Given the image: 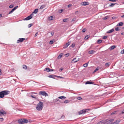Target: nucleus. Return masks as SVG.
<instances>
[{"mask_svg": "<svg viewBox=\"0 0 124 124\" xmlns=\"http://www.w3.org/2000/svg\"><path fill=\"white\" fill-rule=\"evenodd\" d=\"M43 107V102L40 101L39 103L37 105L36 108L37 110L38 111H41Z\"/></svg>", "mask_w": 124, "mask_h": 124, "instance_id": "1", "label": "nucleus"}, {"mask_svg": "<svg viewBox=\"0 0 124 124\" xmlns=\"http://www.w3.org/2000/svg\"><path fill=\"white\" fill-rule=\"evenodd\" d=\"M28 120L25 119H20L18 120V123L20 124L26 123H28Z\"/></svg>", "mask_w": 124, "mask_h": 124, "instance_id": "2", "label": "nucleus"}, {"mask_svg": "<svg viewBox=\"0 0 124 124\" xmlns=\"http://www.w3.org/2000/svg\"><path fill=\"white\" fill-rule=\"evenodd\" d=\"M39 95H42L45 96H48L47 93H46L45 91H42L39 92Z\"/></svg>", "mask_w": 124, "mask_h": 124, "instance_id": "3", "label": "nucleus"}, {"mask_svg": "<svg viewBox=\"0 0 124 124\" xmlns=\"http://www.w3.org/2000/svg\"><path fill=\"white\" fill-rule=\"evenodd\" d=\"M33 16V14L32 13L30 16H28L24 19V20H28L31 19Z\"/></svg>", "mask_w": 124, "mask_h": 124, "instance_id": "4", "label": "nucleus"}, {"mask_svg": "<svg viewBox=\"0 0 124 124\" xmlns=\"http://www.w3.org/2000/svg\"><path fill=\"white\" fill-rule=\"evenodd\" d=\"M80 4L82 6H85L88 5L89 3L87 2H81Z\"/></svg>", "mask_w": 124, "mask_h": 124, "instance_id": "5", "label": "nucleus"}, {"mask_svg": "<svg viewBox=\"0 0 124 124\" xmlns=\"http://www.w3.org/2000/svg\"><path fill=\"white\" fill-rule=\"evenodd\" d=\"M25 39V38H19V39H18L17 40V43H19V42H23Z\"/></svg>", "mask_w": 124, "mask_h": 124, "instance_id": "6", "label": "nucleus"}, {"mask_svg": "<svg viewBox=\"0 0 124 124\" xmlns=\"http://www.w3.org/2000/svg\"><path fill=\"white\" fill-rule=\"evenodd\" d=\"M2 92H3L4 95H7L9 94L10 93L9 91L5 90L2 91Z\"/></svg>", "mask_w": 124, "mask_h": 124, "instance_id": "7", "label": "nucleus"}, {"mask_svg": "<svg viewBox=\"0 0 124 124\" xmlns=\"http://www.w3.org/2000/svg\"><path fill=\"white\" fill-rule=\"evenodd\" d=\"M79 60V59H77L76 58H74L71 61V62L73 63H74L76 62H77Z\"/></svg>", "mask_w": 124, "mask_h": 124, "instance_id": "8", "label": "nucleus"}, {"mask_svg": "<svg viewBox=\"0 0 124 124\" xmlns=\"http://www.w3.org/2000/svg\"><path fill=\"white\" fill-rule=\"evenodd\" d=\"M85 109H83L81 111H80L78 112V113L79 115H81L82 114H84L85 113Z\"/></svg>", "mask_w": 124, "mask_h": 124, "instance_id": "9", "label": "nucleus"}, {"mask_svg": "<svg viewBox=\"0 0 124 124\" xmlns=\"http://www.w3.org/2000/svg\"><path fill=\"white\" fill-rule=\"evenodd\" d=\"M70 42H68L66 44L65 46L64 47V48H67L68 46H69V45L70 44Z\"/></svg>", "mask_w": 124, "mask_h": 124, "instance_id": "10", "label": "nucleus"}, {"mask_svg": "<svg viewBox=\"0 0 124 124\" xmlns=\"http://www.w3.org/2000/svg\"><path fill=\"white\" fill-rule=\"evenodd\" d=\"M4 95L2 91L0 92V98H3L4 97Z\"/></svg>", "mask_w": 124, "mask_h": 124, "instance_id": "11", "label": "nucleus"}, {"mask_svg": "<svg viewBox=\"0 0 124 124\" xmlns=\"http://www.w3.org/2000/svg\"><path fill=\"white\" fill-rule=\"evenodd\" d=\"M123 23L122 22H120L118 23L116 25L117 26H122L123 25Z\"/></svg>", "mask_w": 124, "mask_h": 124, "instance_id": "12", "label": "nucleus"}, {"mask_svg": "<svg viewBox=\"0 0 124 124\" xmlns=\"http://www.w3.org/2000/svg\"><path fill=\"white\" fill-rule=\"evenodd\" d=\"M94 83L92 82H90L89 81H86L85 83V84H93Z\"/></svg>", "mask_w": 124, "mask_h": 124, "instance_id": "13", "label": "nucleus"}, {"mask_svg": "<svg viewBox=\"0 0 124 124\" xmlns=\"http://www.w3.org/2000/svg\"><path fill=\"white\" fill-rule=\"evenodd\" d=\"M51 69L48 68H46L44 70L45 71H46L47 72H49L51 71Z\"/></svg>", "mask_w": 124, "mask_h": 124, "instance_id": "14", "label": "nucleus"}, {"mask_svg": "<svg viewBox=\"0 0 124 124\" xmlns=\"http://www.w3.org/2000/svg\"><path fill=\"white\" fill-rule=\"evenodd\" d=\"M58 98L62 100H64L66 98V97L64 96H62L59 97Z\"/></svg>", "mask_w": 124, "mask_h": 124, "instance_id": "15", "label": "nucleus"}, {"mask_svg": "<svg viewBox=\"0 0 124 124\" xmlns=\"http://www.w3.org/2000/svg\"><path fill=\"white\" fill-rule=\"evenodd\" d=\"M120 121V120H117L115 121L114 122H113L114 124H118Z\"/></svg>", "mask_w": 124, "mask_h": 124, "instance_id": "16", "label": "nucleus"}, {"mask_svg": "<svg viewBox=\"0 0 124 124\" xmlns=\"http://www.w3.org/2000/svg\"><path fill=\"white\" fill-rule=\"evenodd\" d=\"M46 5H42L40 8V9H43L46 7Z\"/></svg>", "mask_w": 124, "mask_h": 124, "instance_id": "17", "label": "nucleus"}, {"mask_svg": "<svg viewBox=\"0 0 124 124\" xmlns=\"http://www.w3.org/2000/svg\"><path fill=\"white\" fill-rule=\"evenodd\" d=\"M114 31V30L113 29H112L111 30L108 31L107 32V33H110L113 32Z\"/></svg>", "mask_w": 124, "mask_h": 124, "instance_id": "18", "label": "nucleus"}, {"mask_svg": "<svg viewBox=\"0 0 124 124\" xmlns=\"http://www.w3.org/2000/svg\"><path fill=\"white\" fill-rule=\"evenodd\" d=\"M116 3H111L109 5V7H113L116 4Z\"/></svg>", "mask_w": 124, "mask_h": 124, "instance_id": "19", "label": "nucleus"}, {"mask_svg": "<svg viewBox=\"0 0 124 124\" xmlns=\"http://www.w3.org/2000/svg\"><path fill=\"white\" fill-rule=\"evenodd\" d=\"M63 55V54L61 53L59 55L58 57V58L59 59H60L61 58L62 56Z\"/></svg>", "mask_w": 124, "mask_h": 124, "instance_id": "20", "label": "nucleus"}, {"mask_svg": "<svg viewBox=\"0 0 124 124\" xmlns=\"http://www.w3.org/2000/svg\"><path fill=\"white\" fill-rule=\"evenodd\" d=\"M38 9H35L33 12L32 13L33 14V13H35V14H36L38 12Z\"/></svg>", "mask_w": 124, "mask_h": 124, "instance_id": "21", "label": "nucleus"}, {"mask_svg": "<svg viewBox=\"0 0 124 124\" xmlns=\"http://www.w3.org/2000/svg\"><path fill=\"white\" fill-rule=\"evenodd\" d=\"M64 9H61L59 10L58 11V12L59 13H61L64 10Z\"/></svg>", "mask_w": 124, "mask_h": 124, "instance_id": "22", "label": "nucleus"}, {"mask_svg": "<svg viewBox=\"0 0 124 124\" xmlns=\"http://www.w3.org/2000/svg\"><path fill=\"white\" fill-rule=\"evenodd\" d=\"M53 101L54 102L56 103V104H58V102L57 101V99L54 100H53Z\"/></svg>", "mask_w": 124, "mask_h": 124, "instance_id": "23", "label": "nucleus"}, {"mask_svg": "<svg viewBox=\"0 0 124 124\" xmlns=\"http://www.w3.org/2000/svg\"><path fill=\"white\" fill-rule=\"evenodd\" d=\"M94 51L93 50L90 51L88 52V53L89 54H93L94 53Z\"/></svg>", "mask_w": 124, "mask_h": 124, "instance_id": "24", "label": "nucleus"}, {"mask_svg": "<svg viewBox=\"0 0 124 124\" xmlns=\"http://www.w3.org/2000/svg\"><path fill=\"white\" fill-rule=\"evenodd\" d=\"M110 64L109 62H107L105 64V66L106 67H108Z\"/></svg>", "mask_w": 124, "mask_h": 124, "instance_id": "25", "label": "nucleus"}, {"mask_svg": "<svg viewBox=\"0 0 124 124\" xmlns=\"http://www.w3.org/2000/svg\"><path fill=\"white\" fill-rule=\"evenodd\" d=\"M102 42V40H101L99 39L97 41V43H100Z\"/></svg>", "mask_w": 124, "mask_h": 124, "instance_id": "26", "label": "nucleus"}, {"mask_svg": "<svg viewBox=\"0 0 124 124\" xmlns=\"http://www.w3.org/2000/svg\"><path fill=\"white\" fill-rule=\"evenodd\" d=\"M55 77V75L53 76L52 75H50L48 76V77L50 78H54V77Z\"/></svg>", "mask_w": 124, "mask_h": 124, "instance_id": "27", "label": "nucleus"}, {"mask_svg": "<svg viewBox=\"0 0 124 124\" xmlns=\"http://www.w3.org/2000/svg\"><path fill=\"white\" fill-rule=\"evenodd\" d=\"M27 66L25 65H23V68L24 69H27Z\"/></svg>", "mask_w": 124, "mask_h": 124, "instance_id": "28", "label": "nucleus"}, {"mask_svg": "<svg viewBox=\"0 0 124 124\" xmlns=\"http://www.w3.org/2000/svg\"><path fill=\"white\" fill-rule=\"evenodd\" d=\"M88 63L84 64L83 65V66L85 67H87L88 66Z\"/></svg>", "mask_w": 124, "mask_h": 124, "instance_id": "29", "label": "nucleus"}, {"mask_svg": "<svg viewBox=\"0 0 124 124\" xmlns=\"http://www.w3.org/2000/svg\"><path fill=\"white\" fill-rule=\"evenodd\" d=\"M111 123L109 121H107L104 124H110Z\"/></svg>", "mask_w": 124, "mask_h": 124, "instance_id": "30", "label": "nucleus"}, {"mask_svg": "<svg viewBox=\"0 0 124 124\" xmlns=\"http://www.w3.org/2000/svg\"><path fill=\"white\" fill-rule=\"evenodd\" d=\"M116 47V46H112L110 47V48L112 50L115 48Z\"/></svg>", "mask_w": 124, "mask_h": 124, "instance_id": "31", "label": "nucleus"}, {"mask_svg": "<svg viewBox=\"0 0 124 124\" xmlns=\"http://www.w3.org/2000/svg\"><path fill=\"white\" fill-rule=\"evenodd\" d=\"M69 102H70V101H69L68 100H66L65 101H64V103H69Z\"/></svg>", "mask_w": 124, "mask_h": 124, "instance_id": "32", "label": "nucleus"}, {"mask_svg": "<svg viewBox=\"0 0 124 124\" xmlns=\"http://www.w3.org/2000/svg\"><path fill=\"white\" fill-rule=\"evenodd\" d=\"M99 69V67H98L97 68H96L93 71V73H94L97 71Z\"/></svg>", "mask_w": 124, "mask_h": 124, "instance_id": "33", "label": "nucleus"}, {"mask_svg": "<svg viewBox=\"0 0 124 124\" xmlns=\"http://www.w3.org/2000/svg\"><path fill=\"white\" fill-rule=\"evenodd\" d=\"M68 19L66 18V19H64L63 20V22H67V21H68Z\"/></svg>", "mask_w": 124, "mask_h": 124, "instance_id": "34", "label": "nucleus"}, {"mask_svg": "<svg viewBox=\"0 0 124 124\" xmlns=\"http://www.w3.org/2000/svg\"><path fill=\"white\" fill-rule=\"evenodd\" d=\"M55 77H57V78H64V77H61V76H57L55 75Z\"/></svg>", "mask_w": 124, "mask_h": 124, "instance_id": "35", "label": "nucleus"}, {"mask_svg": "<svg viewBox=\"0 0 124 124\" xmlns=\"http://www.w3.org/2000/svg\"><path fill=\"white\" fill-rule=\"evenodd\" d=\"M33 25L32 23L28 25V27L29 28H30Z\"/></svg>", "mask_w": 124, "mask_h": 124, "instance_id": "36", "label": "nucleus"}, {"mask_svg": "<svg viewBox=\"0 0 124 124\" xmlns=\"http://www.w3.org/2000/svg\"><path fill=\"white\" fill-rule=\"evenodd\" d=\"M1 112L2 113H1V115H3L4 114H6V112L5 111Z\"/></svg>", "mask_w": 124, "mask_h": 124, "instance_id": "37", "label": "nucleus"}, {"mask_svg": "<svg viewBox=\"0 0 124 124\" xmlns=\"http://www.w3.org/2000/svg\"><path fill=\"white\" fill-rule=\"evenodd\" d=\"M14 6L13 5L11 4L9 6V8H12Z\"/></svg>", "mask_w": 124, "mask_h": 124, "instance_id": "38", "label": "nucleus"}, {"mask_svg": "<svg viewBox=\"0 0 124 124\" xmlns=\"http://www.w3.org/2000/svg\"><path fill=\"white\" fill-rule=\"evenodd\" d=\"M54 42L53 41V40H51L49 42V43L50 44H52Z\"/></svg>", "mask_w": 124, "mask_h": 124, "instance_id": "39", "label": "nucleus"}, {"mask_svg": "<svg viewBox=\"0 0 124 124\" xmlns=\"http://www.w3.org/2000/svg\"><path fill=\"white\" fill-rule=\"evenodd\" d=\"M57 101L58 102V104L61 103V100H60L59 99H57Z\"/></svg>", "mask_w": 124, "mask_h": 124, "instance_id": "40", "label": "nucleus"}, {"mask_svg": "<svg viewBox=\"0 0 124 124\" xmlns=\"http://www.w3.org/2000/svg\"><path fill=\"white\" fill-rule=\"evenodd\" d=\"M115 30L116 31H119L120 30V29H119L118 27H117L115 28Z\"/></svg>", "mask_w": 124, "mask_h": 124, "instance_id": "41", "label": "nucleus"}, {"mask_svg": "<svg viewBox=\"0 0 124 124\" xmlns=\"http://www.w3.org/2000/svg\"><path fill=\"white\" fill-rule=\"evenodd\" d=\"M116 113V111H115L114 112L112 113H111V115H113V114H115V113Z\"/></svg>", "mask_w": 124, "mask_h": 124, "instance_id": "42", "label": "nucleus"}, {"mask_svg": "<svg viewBox=\"0 0 124 124\" xmlns=\"http://www.w3.org/2000/svg\"><path fill=\"white\" fill-rule=\"evenodd\" d=\"M75 46V44L74 43H73L71 45V47H74Z\"/></svg>", "mask_w": 124, "mask_h": 124, "instance_id": "43", "label": "nucleus"}, {"mask_svg": "<svg viewBox=\"0 0 124 124\" xmlns=\"http://www.w3.org/2000/svg\"><path fill=\"white\" fill-rule=\"evenodd\" d=\"M77 99L78 100H80L82 99L81 97H78L77 98Z\"/></svg>", "mask_w": 124, "mask_h": 124, "instance_id": "44", "label": "nucleus"}, {"mask_svg": "<svg viewBox=\"0 0 124 124\" xmlns=\"http://www.w3.org/2000/svg\"><path fill=\"white\" fill-rule=\"evenodd\" d=\"M116 0H109V1H112V2H115Z\"/></svg>", "mask_w": 124, "mask_h": 124, "instance_id": "45", "label": "nucleus"}, {"mask_svg": "<svg viewBox=\"0 0 124 124\" xmlns=\"http://www.w3.org/2000/svg\"><path fill=\"white\" fill-rule=\"evenodd\" d=\"M121 53L122 54H123L124 53V49L121 51Z\"/></svg>", "mask_w": 124, "mask_h": 124, "instance_id": "46", "label": "nucleus"}, {"mask_svg": "<svg viewBox=\"0 0 124 124\" xmlns=\"http://www.w3.org/2000/svg\"><path fill=\"white\" fill-rule=\"evenodd\" d=\"M90 109H85V113H86V112H88L89 110Z\"/></svg>", "mask_w": 124, "mask_h": 124, "instance_id": "47", "label": "nucleus"}, {"mask_svg": "<svg viewBox=\"0 0 124 124\" xmlns=\"http://www.w3.org/2000/svg\"><path fill=\"white\" fill-rule=\"evenodd\" d=\"M88 35H87L85 37V39H87L88 37H89V36L88 37Z\"/></svg>", "mask_w": 124, "mask_h": 124, "instance_id": "48", "label": "nucleus"}, {"mask_svg": "<svg viewBox=\"0 0 124 124\" xmlns=\"http://www.w3.org/2000/svg\"><path fill=\"white\" fill-rule=\"evenodd\" d=\"M102 121H100L97 124H102Z\"/></svg>", "mask_w": 124, "mask_h": 124, "instance_id": "49", "label": "nucleus"}, {"mask_svg": "<svg viewBox=\"0 0 124 124\" xmlns=\"http://www.w3.org/2000/svg\"><path fill=\"white\" fill-rule=\"evenodd\" d=\"M114 120V119H111L110 120H109V121L110 122V123L111 122H112Z\"/></svg>", "mask_w": 124, "mask_h": 124, "instance_id": "50", "label": "nucleus"}, {"mask_svg": "<svg viewBox=\"0 0 124 124\" xmlns=\"http://www.w3.org/2000/svg\"><path fill=\"white\" fill-rule=\"evenodd\" d=\"M108 17L107 16H106L105 17H104L103 18V19L104 20H106L108 19Z\"/></svg>", "mask_w": 124, "mask_h": 124, "instance_id": "51", "label": "nucleus"}, {"mask_svg": "<svg viewBox=\"0 0 124 124\" xmlns=\"http://www.w3.org/2000/svg\"><path fill=\"white\" fill-rule=\"evenodd\" d=\"M107 36H105L103 37V39H106L107 38Z\"/></svg>", "mask_w": 124, "mask_h": 124, "instance_id": "52", "label": "nucleus"}, {"mask_svg": "<svg viewBox=\"0 0 124 124\" xmlns=\"http://www.w3.org/2000/svg\"><path fill=\"white\" fill-rule=\"evenodd\" d=\"M18 7V6H17L15 7L13 9L15 10Z\"/></svg>", "mask_w": 124, "mask_h": 124, "instance_id": "53", "label": "nucleus"}, {"mask_svg": "<svg viewBox=\"0 0 124 124\" xmlns=\"http://www.w3.org/2000/svg\"><path fill=\"white\" fill-rule=\"evenodd\" d=\"M52 18H53L52 16H51L49 18V20H52Z\"/></svg>", "mask_w": 124, "mask_h": 124, "instance_id": "54", "label": "nucleus"}, {"mask_svg": "<svg viewBox=\"0 0 124 124\" xmlns=\"http://www.w3.org/2000/svg\"><path fill=\"white\" fill-rule=\"evenodd\" d=\"M3 120V119L2 118H0V121L2 122Z\"/></svg>", "mask_w": 124, "mask_h": 124, "instance_id": "55", "label": "nucleus"}, {"mask_svg": "<svg viewBox=\"0 0 124 124\" xmlns=\"http://www.w3.org/2000/svg\"><path fill=\"white\" fill-rule=\"evenodd\" d=\"M65 117V116L64 115H62L61 117V118H62V119H63L64 118V117Z\"/></svg>", "mask_w": 124, "mask_h": 124, "instance_id": "56", "label": "nucleus"}, {"mask_svg": "<svg viewBox=\"0 0 124 124\" xmlns=\"http://www.w3.org/2000/svg\"><path fill=\"white\" fill-rule=\"evenodd\" d=\"M82 32H84L85 31V29H83L82 30Z\"/></svg>", "mask_w": 124, "mask_h": 124, "instance_id": "57", "label": "nucleus"}, {"mask_svg": "<svg viewBox=\"0 0 124 124\" xmlns=\"http://www.w3.org/2000/svg\"><path fill=\"white\" fill-rule=\"evenodd\" d=\"M54 34V32H52L51 33V35L52 36Z\"/></svg>", "mask_w": 124, "mask_h": 124, "instance_id": "58", "label": "nucleus"}, {"mask_svg": "<svg viewBox=\"0 0 124 124\" xmlns=\"http://www.w3.org/2000/svg\"><path fill=\"white\" fill-rule=\"evenodd\" d=\"M31 97L33 98H35V99H36V97H34V96H33V95H31Z\"/></svg>", "mask_w": 124, "mask_h": 124, "instance_id": "59", "label": "nucleus"}, {"mask_svg": "<svg viewBox=\"0 0 124 124\" xmlns=\"http://www.w3.org/2000/svg\"><path fill=\"white\" fill-rule=\"evenodd\" d=\"M69 55V53L66 54H65V56H68Z\"/></svg>", "mask_w": 124, "mask_h": 124, "instance_id": "60", "label": "nucleus"}, {"mask_svg": "<svg viewBox=\"0 0 124 124\" xmlns=\"http://www.w3.org/2000/svg\"><path fill=\"white\" fill-rule=\"evenodd\" d=\"M13 12H12V11H11H11H10L9 12V13H8V14H10L11 13H12Z\"/></svg>", "mask_w": 124, "mask_h": 124, "instance_id": "61", "label": "nucleus"}, {"mask_svg": "<svg viewBox=\"0 0 124 124\" xmlns=\"http://www.w3.org/2000/svg\"><path fill=\"white\" fill-rule=\"evenodd\" d=\"M63 70V69L62 68H61L60 69V70H59V71H60V72H61Z\"/></svg>", "mask_w": 124, "mask_h": 124, "instance_id": "62", "label": "nucleus"}, {"mask_svg": "<svg viewBox=\"0 0 124 124\" xmlns=\"http://www.w3.org/2000/svg\"><path fill=\"white\" fill-rule=\"evenodd\" d=\"M38 35V33H36L35 35V37H36Z\"/></svg>", "mask_w": 124, "mask_h": 124, "instance_id": "63", "label": "nucleus"}, {"mask_svg": "<svg viewBox=\"0 0 124 124\" xmlns=\"http://www.w3.org/2000/svg\"><path fill=\"white\" fill-rule=\"evenodd\" d=\"M121 113L122 114L124 113V109L122 111Z\"/></svg>", "mask_w": 124, "mask_h": 124, "instance_id": "64", "label": "nucleus"}]
</instances>
